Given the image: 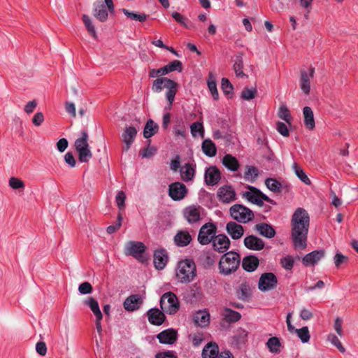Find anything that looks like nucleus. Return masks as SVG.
I'll return each mask as SVG.
<instances>
[{
  "label": "nucleus",
  "instance_id": "24",
  "mask_svg": "<svg viewBox=\"0 0 358 358\" xmlns=\"http://www.w3.org/2000/svg\"><path fill=\"white\" fill-rule=\"evenodd\" d=\"M157 338L161 343L173 344L177 339V332L173 329H169L160 332Z\"/></svg>",
  "mask_w": 358,
  "mask_h": 358
},
{
  "label": "nucleus",
  "instance_id": "47",
  "mask_svg": "<svg viewBox=\"0 0 358 358\" xmlns=\"http://www.w3.org/2000/svg\"><path fill=\"white\" fill-rule=\"evenodd\" d=\"M265 185H266L267 188L270 189L271 191L273 192H280L282 185L281 183L278 181L277 180L269 178L266 179L265 180Z\"/></svg>",
  "mask_w": 358,
  "mask_h": 358
},
{
  "label": "nucleus",
  "instance_id": "8",
  "mask_svg": "<svg viewBox=\"0 0 358 358\" xmlns=\"http://www.w3.org/2000/svg\"><path fill=\"white\" fill-rule=\"evenodd\" d=\"M278 284V279L273 273H264L261 275L259 282L258 288L263 292L269 291L276 287Z\"/></svg>",
  "mask_w": 358,
  "mask_h": 358
},
{
  "label": "nucleus",
  "instance_id": "28",
  "mask_svg": "<svg viewBox=\"0 0 358 358\" xmlns=\"http://www.w3.org/2000/svg\"><path fill=\"white\" fill-rule=\"evenodd\" d=\"M219 355V347L215 342L207 343L202 350L203 358H217Z\"/></svg>",
  "mask_w": 358,
  "mask_h": 358
},
{
  "label": "nucleus",
  "instance_id": "31",
  "mask_svg": "<svg viewBox=\"0 0 358 358\" xmlns=\"http://www.w3.org/2000/svg\"><path fill=\"white\" fill-rule=\"evenodd\" d=\"M234 65L233 68L235 71L236 76L241 78H247L248 76L243 73V53L238 52L236 55L234 59Z\"/></svg>",
  "mask_w": 358,
  "mask_h": 358
},
{
  "label": "nucleus",
  "instance_id": "6",
  "mask_svg": "<svg viewBox=\"0 0 358 358\" xmlns=\"http://www.w3.org/2000/svg\"><path fill=\"white\" fill-rule=\"evenodd\" d=\"M160 306L164 312L173 315L179 309L178 299L172 292H166L162 295L160 299Z\"/></svg>",
  "mask_w": 358,
  "mask_h": 358
},
{
  "label": "nucleus",
  "instance_id": "26",
  "mask_svg": "<svg viewBox=\"0 0 358 358\" xmlns=\"http://www.w3.org/2000/svg\"><path fill=\"white\" fill-rule=\"evenodd\" d=\"M166 85H164V87L167 89L166 97L171 107L177 93L178 84L173 80H166Z\"/></svg>",
  "mask_w": 358,
  "mask_h": 358
},
{
  "label": "nucleus",
  "instance_id": "38",
  "mask_svg": "<svg viewBox=\"0 0 358 358\" xmlns=\"http://www.w3.org/2000/svg\"><path fill=\"white\" fill-rule=\"evenodd\" d=\"M202 150L208 157H214L217 153L215 143L210 139H206L202 143Z\"/></svg>",
  "mask_w": 358,
  "mask_h": 358
},
{
  "label": "nucleus",
  "instance_id": "37",
  "mask_svg": "<svg viewBox=\"0 0 358 358\" xmlns=\"http://www.w3.org/2000/svg\"><path fill=\"white\" fill-rule=\"evenodd\" d=\"M84 303L91 309L96 317L100 319V317L103 316L99 306V303L94 298H87L84 301Z\"/></svg>",
  "mask_w": 358,
  "mask_h": 358
},
{
  "label": "nucleus",
  "instance_id": "60",
  "mask_svg": "<svg viewBox=\"0 0 358 358\" xmlns=\"http://www.w3.org/2000/svg\"><path fill=\"white\" fill-rule=\"evenodd\" d=\"M329 340L330 341V342L331 343L332 345H334L336 348H337V349L341 352H345V348L342 345L340 340L338 339V338L335 336L334 334H330L328 337Z\"/></svg>",
  "mask_w": 358,
  "mask_h": 358
},
{
  "label": "nucleus",
  "instance_id": "62",
  "mask_svg": "<svg viewBox=\"0 0 358 358\" xmlns=\"http://www.w3.org/2000/svg\"><path fill=\"white\" fill-rule=\"evenodd\" d=\"M208 87L211 92V94L215 100L218 99L219 94L217 89L216 82L214 80H208Z\"/></svg>",
  "mask_w": 358,
  "mask_h": 358
},
{
  "label": "nucleus",
  "instance_id": "46",
  "mask_svg": "<svg viewBox=\"0 0 358 358\" xmlns=\"http://www.w3.org/2000/svg\"><path fill=\"white\" fill-rule=\"evenodd\" d=\"M224 319L228 322H236L241 317V315L238 312L234 311L230 308H226L224 309Z\"/></svg>",
  "mask_w": 358,
  "mask_h": 358
},
{
  "label": "nucleus",
  "instance_id": "33",
  "mask_svg": "<svg viewBox=\"0 0 358 358\" xmlns=\"http://www.w3.org/2000/svg\"><path fill=\"white\" fill-rule=\"evenodd\" d=\"M256 229L259 231V233L268 238H271L275 236V231L273 227L266 223H261L258 224L255 226Z\"/></svg>",
  "mask_w": 358,
  "mask_h": 358
},
{
  "label": "nucleus",
  "instance_id": "27",
  "mask_svg": "<svg viewBox=\"0 0 358 358\" xmlns=\"http://www.w3.org/2000/svg\"><path fill=\"white\" fill-rule=\"evenodd\" d=\"M251 295V289L246 282L241 283L236 289V297L243 301H249Z\"/></svg>",
  "mask_w": 358,
  "mask_h": 358
},
{
  "label": "nucleus",
  "instance_id": "61",
  "mask_svg": "<svg viewBox=\"0 0 358 358\" xmlns=\"http://www.w3.org/2000/svg\"><path fill=\"white\" fill-rule=\"evenodd\" d=\"M281 266L286 270H291L294 266V259L292 257L287 256L280 260Z\"/></svg>",
  "mask_w": 358,
  "mask_h": 358
},
{
  "label": "nucleus",
  "instance_id": "9",
  "mask_svg": "<svg viewBox=\"0 0 358 358\" xmlns=\"http://www.w3.org/2000/svg\"><path fill=\"white\" fill-rule=\"evenodd\" d=\"M187 193L186 186L180 182L171 183L169 187V195L173 201L183 199Z\"/></svg>",
  "mask_w": 358,
  "mask_h": 358
},
{
  "label": "nucleus",
  "instance_id": "19",
  "mask_svg": "<svg viewBox=\"0 0 358 358\" xmlns=\"http://www.w3.org/2000/svg\"><path fill=\"white\" fill-rule=\"evenodd\" d=\"M244 245L250 250L258 251L264 248V243L261 238L250 235L245 238Z\"/></svg>",
  "mask_w": 358,
  "mask_h": 358
},
{
  "label": "nucleus",
  "instance_id": "16",
  "mask_svg": "<svg viewBox=\"0 0 358 358\" xmlns=\"http://www.w3.org/2000/svg\"><path fill=\"white\" fill-rule=\"evenodd\" d=\"M142 303L143 300L140 295L132 294L125 299L123 306L126 310L132 312L138 310Z\"/></svg>",
  "mask_w": 358,
  "mask_h": 358
},
{
  "label": "nucleus",
  "instance_id": "54",
  "mask_svg": "<svg viewBox=\"0 0 358 358\" xmlns=\"http://www.w3.org/2000/svg\"><path fill=\"white\" fill-rule=\"evenodd\" d=\"M8 184L13 189H20L23 191L25 187L24 182L21 179L15 177H11L9 179Z\"/></svg>",
  "mask_w": 358,
  "mask_h": 358
},
{
  "label": "nucleus",
  "instance_id": "23",
  "mask_svg": "<svg viewBox=\"0 0 358 358\" xmlns=\"http://www.w3.org/2000/svg\"><path fill=\"white\" fill-rule=\"evenodd\" d=\"M149 322L154 325L159 326L165 320L164 314L158 308H152L147 313Z\"/></svg>",
  "mask_w": 358,
  "mask_h": 358
},
{
  "label": "nucleus",
  "instance_id": "34",
  "mask_svg": "<svg viewBox=\"0 0 358 358\" xmlns=\"http://www.w3.org/2000/svg\"><path fill=\"white\" fill-rule=\"evenodd\" d=\"M187 297L190 303L200 301L203 298V293L200 287L193 285L187 294Z\"/></svg>",
  "mask_w": 358,
  "mask_h": 358
},
{
  "label": "nucleus",
  "instance_id": "32",
  "mask_svg": "<svg viewBox=\"0 0 358 358\" xmlns=\"http://www.w3.org/2000/svg\"><path fill=\"white\" fill-rule=\"evenodd\" d=\"M303 114L304 117V124L309 130H313L315 128V120L313 112L310 107L305 106L303 109Z\"/></svg>",
  "mask_w": 358,
  "mask_h": 358
},
{
  "label": "nucleus",
  "instance_id": "48",
  "mask_svg": "<svg viewBox=\"0 0 358 358\" xmlns=\"http://www.w3.org/2000/svg\"><path fill=\"white\" fill-rule=\"evenodd\" d=\"M122 12L128 18H130L132 20L142 22L147 19V15H145V13H136L134 12H131L126 8H123Z\"/></svg>",
  "mask_w": 358,
  "mask_h": 358
},
{
  "label": "nucleus",
  "instance_id": "58",
  "mask_svg": "<svg viewBox=\"0 0 358 358\" xmlns=\"http://www.w3.org/2000/svg\"><path fill=\"white\" fill-rule=\"evenodd\" d=\"M221 88L226 95L231 94L233 90V86L231 83L227 78H225L222 79Z\"/></svg>",
  "mask_w": 358,
  "mask_h": 358
},
{
  "label": "nucleus",
  "instance_id": "15",
  "mask_svg": "<svg viewBox=\"0 0 358 358\" xmlns=\"http://www.w3.org/2000/svg\"><path fill=\"white\" fill-rule=\"evenodd\" d=\"M93 15L100 22H105L107 20L108 13L107 8L101 0L96 1L94 3Z\"/></svg>",
  "mask_w": 358,
  "mask_h": 358
},
{
  "label": "nucleus",
  "instance_id": "55",
  "mask_svg": "<svg viewBox=\"0 0 358 358\" xmlns=\"http://www.w3.org/2000/svg\"><path fill=\"white\" fill-rule=\"evenodd\" d=\"M295 332L303 343L309 341L310 336L308 327H303L301 329H296Z\"/></svg>",
  "mask_w": 358,
  "mask_h": 358
},
{
  "label": "nucleus",
  "instance_id": "63",
  "mask_svg": "<svg viewBox=\"0 0 358 358\" xmlns=\"http://www.w3.org/2000/svg\"><path fill=\"white\" fill-rule=\"evenodd\" d=\"M126 199L125 193L123 191H120L117 193L115 197V201L119 209H123L124 208V202Z\"/></svg>",
  "mask_w": 358,
  "mask_h": 358
},
{
  "label": "nucleus",
  "instance_id": "56",
  "mask_svg": "<svg viewBox=\"0 0 358 358\" xmlns=\"http://www.w3.org/2000/svg\"><path fill=\"white\" fill-rule=\"evenodd\" d=\"M191 134L193 136H196V134L199 132L201 137H203L204 129L202 123L199 122H195L190 126Z\"/></svg>",
  "mask_w": 358,
  "mask_h": 358
},
{
  "label": "nucleus",
  "instance_id": "42",
  "mask_svg": "<svg viewBox=\"0 0 358 358\" xmlns=\"http://www.w3.org/2000/svg\"><path fill=\"white\" fill-rule=\"evenodd\" d=\"M280 340L277 337H271L266 342V346L272 353H279L280 352Z\"/></svg>",
  "mask_w": 358,
  "mask_h": 358
},
{
  "label": "nucleus",
  "instance_id": "10",
  "mask_svg": "<svg viewBox=\"0 0 358 358\" xmlns=\"http://www.w3.org/2000/svg\"><path fill=\"white\" fill-rule=\"evenodd\" d=\"M310 217L308 212L302 208H298L293 213L291 226H309Z\"/></svg>",
  "mask_w": 358,
  "mask_h": 358
},
{
  "label": "nucleus",
  "instance_id": "14",
  "mask_svg": "<svg viewBox=\"0 0 358 358\" xmlns=\"http://www.w3.org/2000/svg\"><path fill=\"white\" fill-rule=\"evenodd\" d=\"M213 243V248L215 251L223 253L227 251L230 246V241L224 234H219L215 236Z\"/></svg>",
  "mask_w": 358,
  "mask_h": 358
},
{
  "label": "nucleus",
  "instance_id": "50",
  "mask_svg": "<svg viewBox=\"0 0 358 358\" xmlns=\"http://www.w3.org/2000/svg\"><path fill=\"white\" fill-rule=\"evenodd\" d=\"M171 79L168 78H157L153 81L152 90L154 92L159 93L162 92V90L165 88L164 85H166V80H170Z\"/></svg>",
  "mask_w": 358,
  "mask_h": 358
},
{
  "label": "nucleus",
  "instance_id": "51",
  "mask_svg": "<svg viewBox=\"0 0 358 358\" xmlns=\"http://www.w3.org/2000/svg\"><path fill=\"white\" fill-rule=\"evenodd\" d=\"M172 17L174 20L187 29H194V26L187 21L186 18L178 12H173Z\"/></svg>",
  "mask_w": 358,
  "mask_h": 358
},
{
  "label": "nucleus",
  "instance_id": "4",
  "mask_svg": "<svg viewBox=\"0 0 358 358\" xmlns=\"http://www.w3.org/2000/svg\"><path fill=\"white\" fill-rule=\"evenodd\" d=\"M230 215L236 221L247 223L254 218L253 212L241 204H234L230 208Z\"/></svg>",
  "mask_w": 358,
  "mask_h": 358
},
{
  "label": "nucleus",
  "instance_id": "40",
  "mask_svg": "<svg viewBox=\"0 0 358 358\" xmlns=\"http://www.w3.org/2000/svg\"><path fill=\"white\" fill-rule=\"evenodd\" d=\"M300 87L304 94H308L310 90V76L308 73L304 71H301Z\"/></svg>",
  "mask_w": 358,
  "mask_h": 358
},
{
  "label": "nucleus",
  "instance_id": "52",
  "mask_svg": "<svg viewBox=\"0 0 358 358\" xmlns=\"http://www.w3.org/2000/svg\"><path fill=\"white\" fill-rule=\"evenodd\" d=\"M278 115L280 119L285 121L289 124H291L292 117L288 108L285 105L280 106Z\"/></svg>",
  "mask_w": 358,
  "mask_h": 358
},
{
  "label": "nucleus",
  "instance_id": "43",
  "mask_svg": "<svg viewBox=\"0 0 358 358\" xmlns=\"http://www.w3.org/2000/svg\"><path fill=\"white\" fill-rule=\"evenodd\" d=\"M258 177V169L252 166H247L244 173V178L248 182H255Z\"/></svg>",
  "mask_w": 358,
  "mask_h": 358
},
{
  "label": "nucleus",
  "instance_id": "22",
  "mask_svg": "<svg viewBox=\"0 0 358 358\" xmlns=\"http://www.w3.org/2000/svg\"><path fill=\"white\" fill-rule=\"evenodd\" d=\"M324 256V250H314L303 257V264L308 266L317 263Z\"/></svg>",
  "mask_w": 358,
  "mask_h": 358
},
{
  "label": "nucleus",
  "instance_id": "5",
  "mask_svg": "<svg viewBox=\"0 0 358 358\" xmlns=\"http://www.w3.org/2000/svg\"><path fill=\"white\" fill-rule=\"evenodd\" d=\"M216 233V225L213 222H207L200 228L197 240L201 245H208L215 238Z\"/></svg>",
  "mask_w": 358,
  "mask_h": 358
},
{
  "label": "nucleus",
  "instance_id": "53",
  "mask_svg": "<svg viewBox=\"0 0 358 358\" xmlns=\"http://www.w3.org/2000/svg\"><path fill=\"white\" fill-rule=\"evenodd\" d=\"M77 152L78 153V159L80 162H88L92 157V153L90 149V147L87 148L79 150Z\"/></svg>",
  "mask_w": 358,
  "mask_h": 358
},
{
  "label": "nucleus",
  "instance_id": "17",
  "mask_svg": "<svg viewBox=\"0 0 358 358\" xmlns=\"http://www.w3.org/2000/svg\"><path fill=\"white\" fill-rule=\"evenodd\" d=\"M183 215L189 224L196 223L201 219L200 207L188 206L184 209Z\"/></svg>",
  "mask_w": 358,
  "mask_h": 358
},
{
  "label": "nucleus",
  "instance_id": "12",
  "mask_svg": "<svg viewBox=\"0 0 358 358\" xmlns=\"http://www.w3.org/2000/svg\"><path fill=\"white\" fill-rule=\"evenodd\" d=\"M219 200L223 203H231L236 200V193L231 186L224 185L218 189L217 192Z\"/></svg>",
  "mask_w": 358,
  "mask_h": 358
},
{
  "label": "nucleus",
  "instance_id": "45",
  "mask_svg": "<svg viewBox=\"0 0 358 358\" xmlns=\"http://www.w3.org/2000/svg\"><path fill=\"white\" fill-rule=\"evenodd\" d=\"M292 168L294 171L295 174L302 182H303L306 185L310 184V180L308 178V177L305 173L303 170L298 165L297 163H293Z\"/></svg>",
  "mask_w": 358,
  "mask_h": 358
},
{
  "label": "nucleus",
  "instance_id": "57",
  "mask_svg": "<svg viewBox=\"0 0 358 358\" xmlns=\"http://www.w3.org/2000/svg\"><path fill=\"white\" fill-rule=\"evenodd\" d=\"M256 88H245L241 92V98L245 100H250L255 97L257 94Z\"/></svg>",
  "mask_w": 358,
  "mask_h": 358
},
{
  "label": "nucleus",
  "instance_id": "30",
  "mask_svg": "<svg viewBox=\"0 0 358 358\" xmlns=\"http://www.w3.org/2000/svg\"><path fill=\"white\" fill-rule=\"evenodd\" d=\"M247 188L249 191L243 192V197L252 203H255V199H258L259 197L262 199V196L264 195V194L255 187L248 185Z\"/></svg>",
  "mask_w": 358,
  "mask_h": 358
},
{
  "label": "nucleus",
  "instance_id": "49",
  "mask_svg": "<svg viewBox=\"0 0 358 358\" xmlns=\"http://www.w3.org/2000/svg\"><path fill=\"white\" fill-rule=\"evenodd\" d=\"M194 320L199 326H206L209 321V315L206 312H198L194 315Z\"/></svg>",
  "mask_w": 358,
  "mask_h": 358
},
{
  "label": "nucleus",
  "instance_id": "11",
  "mask_svg": "<svg viewBox=\"0 0 358 358\" xmlns=\"http://www.w3.org/2000/svg\"><path fill=\"white\" fill-rule=\"evenodd\" d=\"M145 250V246L143 243L130 241L125 245L124 253L138 259Z\"/></svg>",
  "mask_w": 358,
  "mask_h": 358
},
{
  "label": "nucleus",
  "instance_id": "39",
  "mask_svg": "<svg viewBox=\"0 0 358 358\" xmlns=\"http://www.w3.org/2000/svg\"><path fill=\"white\" fill-rule=\"evenodd\" d=\"M194 169L190 164H185L180 169L181 178L185 182L190 181L193 179L194 176Z\"/></svg>",
  "mask_w": 358,
  "mask_h": 358
},
{
  "label": "nucleus",
  "instance_id": "25",
  "mask_svg": "<svg viewBox=\"0 0 358 358\" xmlns=\"http://www.w3.org/2000/svg\"><path fill=\"white\" fill-rule=\"evenodd\" d=\"M259 264V259L255 255L246 256L242 261V267L248 272L255 271L257 268Z\"/></svg>",
  "mask_w": 358,
  "mask_h": 358
},
{
  "label": "nucleus",
  "instance_id": "1",
  "mask_svg": "<svg viewBox=\"0 0 358 358\" xmlns=\"http://www.w3.org/2000/svg\"><path fill=\"white\" fill-rule=\"evenodd\" d=\"M241 262L240 255L234 251H229L224 254L219 262L220 273L224 275H230L235 272Z\"/></svg>",
  "mask_w": 358,
  "mask_h": 358
},
{
  "label": "nucleus",
  "instance_id": "41",
  "mask_svg": "<svg viewBox=\"0 0 358 358\" xmlns=\"http://www.w3.org/2000/svg\"><path fill=\"white\" fill-rule=\"evenodd\" d=\"M88 138L89 136L87 132L86 131H83L81 132V136L75 141L74 146L76 150L78 151L83 148H89Z\"/></svg>",
  "mask_w": 358,
  "mask_h": 358
},
{
  "label": "nucleus",
  "instance_id": "36",
  "mask_svg": "<svg viewBox=\"0 0 358 358\" xmlns=\"http://www.w3.org/2000/svg\"><path fill=\"white\" fill-rule=\"evenodd\" d=\"M222 164L226 168L232 171H236L239 168V162L237 159L229 154L223 157Z\"/></svg>",
  "mask_w": 358,
  "mask_h": 358
},
{
  "label": "nucleus",
  "instance_id": "44",
  "mask_svg": "<svg viewBox=\"0 0 358 358\" xmlns=\"http://www.w3.org/2000/svg\"><path fill=\"white\" fill-rule=\"evenodd\" d=\"M83 22L87 32L94 38L97 39V35L94 25L92 23L91 18L87 15H83Z\"/></svg>",
  "mask_w": 358,
  "mask_h": 358
},
{
  "label": "nucleus",
  "instance_id": "21",
  "mask_svg": "<svg viewBox=\"0 0 358 358\" xmlns=\"http://www.w3.org/2000/svg\"><path fill=\"white\" fill-rule=\"evenodd\" d=\"M226 230L231 238L234 240L241 238L244 233L243 227L234 222H228L226 226Z\"/></svg>",
  "mask_w": 358,
  "mask_h": 358
},
{
  "label": "nucleus",
  "instance_id": "59",
  "mask_svg": "<svg viewBox=\"0 0 358 358\" xmlns=\"http://www.w3.org/2000/svg\"><path fill=\"white\" fill-rule=\"evenodd\" d=\"M173 132L174 135L176 137L181 136L182 138L186 137V129L185 125L183 124V122H181L179 124L176 125L173 128Z\"/></svg>",
  "mask_w": 358,
  "mask_h": 358
},
{
  "label": "nucleus",
  "instance_id": "64",
  "mask_svg": "<svg viewBox=\"0 0 358 358\" xmlns=\"http://www.w3.org/2000/svg\"><path fill=\"white\" fill-rule=\"evenodd\" d=\"M92 290V286L88 282H84L81 283L78 287V291L82 294H90Z\"/></svg>",
  "mask_w": 358,
  "mask_h": 358
},
{
  "label": "nucleus",
  "instance_id": "2",
  "mask_svg": "<svg viewBox=\"0 0 358 358\" xmlns=\"http://www.w3.org/2000/svg\"><path fill=\"white\" fill-rule=\"evenodd\" d=\"M176 276L182 283H187L193 280L196 276V265L192 259H184L178 263Z\"/></svg>",
  "mask_w": 358,
  "mask_h": 358
},
{
  "label": "nucleus",
  "instance_id": "29",
  "mask_svg": "<svg viewBox=\"0 0 358 358\" xmlns=\"http://www.w3.org/2000/svg\"><path fill=\"white\" fill-rule=\"evenodd\" d=\"M192 238L187 231H179L174 236V242L178 247H185L190 243Z\"/></svg>",
  "mask_w": 358,
  "mask_h": 358
},
{
  "label": "nucleus",
  "instance_id": "7",
  "mask_svg": "<svg viewBox=\"0 0 358 358\" xmlns=\"http://www.w3.org/2000/svg\"><path fill=\"white\" fill-rule=\"evenodd\" d=\"M182 62L179 60H174L169 64L164 66L162 68L158 69H151L149 70V76L150 78H156L159 76H164L169 73L178 71V72L182 71Z\"/></svg>",
  "mask_w": 358,
  "mask_h": 358
},
{
  "label": "nucleus",
  "instance_id": "3",
  "mask_svg": "<svg viewBox=\"0 0 358 358\" xmlns=\"http://www.w3.org/2000/svg\"><path fill=\"white\" fill-rule=\"evenodd\" d=\"M308 228L309 226H291V239L295 249L306 248Z\"/></svg>",
  "mask_w": 358,
  "mask_h": 358
},
{
  "label": "nucleus",
  "instance_id": "18",
  "mask_svg": "<svg viewBox=\"0 0 358 358\" xmlns=\"http://www.w3.org/2000/svg\"><path fill=\"white\" fill-rule=\"evenodd\" d=\"M220 178V171L215 166L209 167L205 172V182L208 185H216Z\"/></svg>",
  "mask_w": 358,
  "mask_h": 358
},
{
  "label": "nucleus",
  "instance_id": "20",
  "mask_svg": "<svg viewBox=\"0 0 358 358\" xmlns=\"http://www.w3.org/2000/svg\"><path fill=\"white\" fill-rule=\"evenodd\" d=\"M154 264L157 269H163L168 261V256L166 250L159 249L154 252Z\"/></svg>",
  "mask_w": 358,
  "mask_h": 358
},
{
  "label": "nucleus",
  "instance_id": "13",
  "mask_svg": "<svg viewBox=\"0 0 358 358\" xmlns=\"http://www.w3.org/2000/svg\"><path fill=\"white\" fill-rule=\"evenodd\" d=\"M137 132L138 131L134 127H127L125 128L122 134V141L124 142L122 150L124 152H127L129 150L131 145L135 139Z\"/></svg>",
  "mask_w": 358,
  "mask_h": 358
},
{
  "label": "nucleus",
  "instance_id": "35",
  "mask_svg": "<svg viewBox=\"0 0 358 358\" xmlns=\"http://www.w3.org/2000/svg\"><path fill=\"white\" fill-rule=\"evenodd\" d=\"M159 126L152 119H149L143 129V136L145 138H149L158 132Z\"/></svg>",
  "mask_w": 358,
  "mask_h": 358
}]
</instances>
